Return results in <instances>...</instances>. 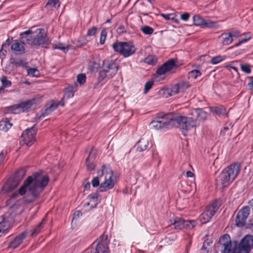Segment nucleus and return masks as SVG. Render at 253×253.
<instances>
[{"instance_id": "29", "label": "nucleus", "mask_w": 253, "mask_h": 253, "mask_svg": "<svg viewBox=\"0 0 253 253\" xmlns=\"http://www.w3.org/2000/svg\"><path fill=\"white\" fill-rule=\"evenodd\" d=\"M10 64L13 65L15 67L18 66H21L22 67H26L27 63L23 60H17L14 58H11L9 60Z\"/></svg>"}, {"instance_id": "56", "label": "nucleus", "mask_w": 253, "mask_h": 253, "mask_svg": "<svg viewBox=\"0 0 253 253\" xmlns=\"http://www.w3.org/2000/svg\"><path fill=\"white\" fill-rule=\"evenodd\" d=\"M189 17H190L189 14L187 12H185V13L181 14L180 16L181 19L184 21H187L189 19Z\"/></svg>"}, {"instance_id": "57", "label": "nucleus", "mask_w": 253, "mask_h": 253, "mask_svg": "<svg viewBox=\"0 0 253 253\" xmlns=\"http://www.w3.org/2000/svg\"><path fill=\"white\" fill-rule=\"evenodd\" d=\"M251 39V37L250 36H249L248 37L245 38V39H242V40H241L240 41H239L237 43H236L235 44V46H239V45H240L242 43H244V42H247L248 40H249L250 39Z\"/></svg>"}, {"instance_id": "43", "label": "nucleus", "mask_w": 253, "mask_h": 253, "mask_svg": "<svg viewBox=\"0 0 253 253\" xmlns=\"http://www.w3.org/2000/svg\"><path fill=\"white\" fill-rule=\"evenodd\" d=\"M0 81L3 87H8L11 85V82L8 80L7 77L5 76H2L0 79Z\"/></svg>"}, {"instance_id": "5", "label": "nucleus", "mask_w": 253, "mask_h": 253, "mask_svg": "<svg viewBox=\"0 0 253 253\" xmlns=\"http://www.w3.org/2000/svg\"><path fill=\"white\" fill-rule=\"evenodd\" d=\"M119 65L117 62L113 60L104 61L102 70L99 73V78L103 80L105 79H110L117 73Z\"/></svg>"}, {"instance_id": "52", "label": "nucleus", "mask_w": 253, "mask_h": 253, "mask_svg": "<svg viewBox=\"0 0 253 253\" xmlns=\"http://www.w3.org/2000/svg\"><path fill=\"white\" fill-rule=\"evenodd\" d=\"M241 68L243 71L246 73H250L251 72V70L250 69V67L249 65L247 64H240Z\"/></svg>"}, {"instance_id": "28", "label": "nucleus", "mask_w": 253, "mask_h": 253, "mask_svg": "<svg viewBox=\"0 0 253 253\" xmlns=\"http://www.w3.org/2000/svg\"><path fill=\"white\" fill-rule=\"evenodd\" d=\"M12 126L10 120L6 118L0 121V129L4 131H7Z\"/></svg>"}, {"instance_id": "1", "label": "nucleus", "mask_w": 253, "mask_h": 253, "mask_svg": "<svg viewBox=\"0 0 253 253\" xmlns=\"http://www.w3.org/2000/svg\"><path fill=\"white\" fill-rule=\"evenodd\" d=\"M47 174L37 172L28 176L18 190L21 196L25 195L24 201L27 203L33 202L42 192L49 182Z\"/></svg>"}, {"instance_id": "58", "label": "nucleus", "mask_w": 253, "mask_h": 253, "mask_svg": "<svg viewBox=\"0 0 253 253\" xmlns=\"http://www.w3.org/2000/svg\"><path fill=\"white\" fill-rule=\"evenodd\" d=\"M9 44H10V40H9V39H7V40H6L5 42L2 44L1 49L0 51V52H3V49L4 48L7 47L9 46Z\"/></svg>"}, {"instance_id": "14", "label": "nucleus", "mask_w": 253, "mask_h": 253, "mask_svg": "<svg viewBox=\"0 0 253 253\" xmlns=\"http://www.w3.org/2000/svg\"><path fill=\"white\" fill-rule=\"evenodd\" d=\"M217 247L221 249L222 253H229L231 248V241L228 234H224L219 240Z\"/></svg>"}, {"instance_id": "12", "label": "nucleus", "mask_w": 253, "mask_h": 253, "mask_svg": "<svg viewBox=\"0 0 253 253\" xmlns=\"http://www.w3.org/2000/svg\"><path fill=\"white\" fill-rule=\"evenodd\" d=\"M250 208L248 206L242 208L237 213L235 223L238 227H243L245 225L246 220L250 214Z\"/></svg>"}, {"instance_id": "17", "label": "nucleus", "mask_w": 253, "mask_h": 253, "mask_svg": "<svg viewBox=\"0 0 253 253\" xmlns=\"http://www.w3.org/2000/svg\"><path fill=\"white\" fill-rule=\"evenodd\" d=\"M27 235L28 232L27 231H24L21 233L9 243L8 247L12 249L17 248L22 243Z\"/></svg>"}, {"instance_id": "30", "label": "nucleus", "mask_w": 253, "mask_h": 253, "mask_svg": "<svg viewBox=\"0 0 253 253\" xmlns=\"http://www.w3.org/2000/svg\"><path fill=\"white\" fill-rule=\"evenodd\" d=\"M221 37L223 38L222 44L223 45H229L233 41L232 38L231 33H223L221 34Z\"/></svg>"}, {"instance_id": "46", "label": "nucleus", "mask_w": 253, "mask_h": 253, "mask_svg": "<svg viewBox=\"0 0 253 253\" xmlns=\"http://www.w3.org/2000/svg\"><path fill=\"white\" fill-rule=\"evenodd\" d=\"M97 154V151L96 149L94 148H92L88 157L86 159V160H88L90 161H93L95 159Z\"/></svg>"}, {"instance_id": "13", "label": "nucleus", "mask_w": 253, "mask_h": 253, "mask_svg": "<svg viewBox=\"0 0 253 253\" xmlns=\"http://www.w3.org/2000/svg\"><path fill=\"white\" fill-rule=\"evenodd\" d=\"M177 68L174 59H170L165 62L162 66L159 67L156 73L158 76L165 75L167 73L170 72L172 70Z\"/></svg>"}, {"instance_id": "42", "label": "nucleus", "mask_w": 253, "mask_h": 253, "mask_svg": "<svg viewBox=\"0 0 253 253\" xmlns=\"http://www.w3.org/2000/svg\"><path fill=\"white\" fill-rule=\"evenodd\" d=\"M98 197V194L97 192L92 193L88 195L87 197V199L89 200L90 202H95L94 204V207H95L97 205V200Z\"/></svg>"}, {"instance_id": "24", "label": "nucleus", "mask_w": 253, "mask_h": 253, "mask_svg": "<svg viewBox=\"0 0 253 253\" xmlns=\"http://www.w3.org/2000/svg\"><path fill=\"white\" fill-rule=\"evenodd\" d=\"M148 145V141L142 138L140 139L135 145L137 151L142 152L145 150Z\"/></svg>"}, {"instance_id": "21", "label": "nucleus", "mask_w": 253, "mask_h": 253, "mask_svg": "<svg viewBox=\"0 0 253 253\" xmlns=\"http://www.w3.org/2000/svg\"><path fill=\"white\" fill-rule=\"evenodd\" d=\"M96 243V242H94L91 245L90 253H109V248Z\"/></svg>"}, {"instance_id": "47", "label": "nucleus", "mask_w": 253, "mask_h": 253, "mask_svg": "<svg viewBox=\"0 0 253 253\" xmlns=\"http://www.w3.org/2000/svg\"><path fill=\"white\" fill-rule=\"evenodd\" d=\"M145 62L148 64L154 65L157 62V59L153 56H149L145 59Z\"/></svg>"}, {"instance_id": "25", "label": "nucleus", "mask_w": 253, "mask_h": 253, "mask_svg": "<svg viewBox=\"0 0 253 253\" xmlns=\"http://www.w3.org/2000/svg\"><path fill=\"white\" fill-rule=\"evenodd\" d=\"M63 99L59 101L57 103L54 102V103H51L50 105V106L45 109V110L43 114V116L44 117L45 115H47L49 113H50V112L54 111L55 109H56L57 108V107L59 105H61L62 106H64V103L63 102Z\"/></svg>"}, {"instance_id": "8", "label": "nucleus", "mask_w": 253, "mask_h": 253, "mask_svg": "<svg viewBox=\"0 0 253 253\" xmlns=\"http://www.w3.org/2000/svg\"><path fill=\"white\" fill-rule=\"evenodd\" d=\"M112 46L115 51L119 52L124 57L132 55L136 51L134 45L127 42H116L113 44Z\"/></svg>"}, {"instance_id": "55", "label": "nucleus", "mask_w": 253, "mask_h": 253, "mask_svg": "<svg viewBox=\"0 0 253 253\" xmlns=\"http://www.w3.org/2000/svg\"><path fill=\"white\" fill-rule=\"evenodd\" d=\"M74 96V93L72 92V91H70L69 90L67 89V91L64 94V95L63 97V99H64L65 98H69L70 97H72Z\"/></svg>"}, {"instance_id": "19", "label": "nucleus", "mask_w": 253, "mask_h": 253, "mask_svg": "<svg viewBox=\"0 0 253 253\" xmlns=\"http://www.w3.org/2000/svg\"><path fill=\"white\" fill-rule=\"evenodd\" d=\"M9 212L5 213L2 217V220L0 221V233H4L10 228V223L12 219H9Z\"/></svg>"}, {"instance_id": "35", "label": "nucleus", "mask_w": 253, "mask_h": 253, "mask_svg": "<svg viewBox=\"0 0 253 253\" xmlns=\"http://www.w3.org/2000/svg\"><path fill=\"white\" fill-rule=\"evenodd\" d=\"M44 222V219L43 218L41 222H40L39 224L36 227V228L33 230L32 233V236H36L40 233L41 230L43 228Z\"/></svg>"}, {"instance_id": "15", "label": "nucleus", "mask_w": 253, "mask_h": 253, "mask_svg": "<svg viewBox=\"0 0 253 253\" xmlns=\"http://www.w3.org/2000/svg\"><path fill=\"white\" fill-rule=\"evenodd\" d=\"M20 42L23 43H27L33 45V42L35 40L36 37V31L33 32L31 30L21 33L20 34Z\"/></svg>"}, {"instance_id": "36", "label": "nucleus", "mask_w": 253, "mask_h": 253, "mask_svg": "<svg viewBox=\"0 0 253 253\" xmlns=\"http://www.w3.org/2000/svg\"><path fill=\"white\" fill-rule=\"evenodd\" d=\"M177 84L181 92L184 91L185 89L190 87V84L186 81H180L177 83Z\"/></svg>"}, {"instance_id": "9", "label": "nucleus", "mask_w": 253, "mask_h": 253, "mask_svg": "<svg viewBox=\"0 0 253 253\" xmlns=\"http://www.w3.org/2000/svg\"><path fill=\"white\" fill-rule=\"evenodd\" d=\"M169 117H170V114L164 115L163 113L159 114L158 120L152 121L149 126L157 130L170 128L171 122H169Z\"/></svg>"}, {"instance_id": "53", "label": "nucleus", "mask_w": 253, "mask_h": 253, "mask_svg": "<svg viewBox=\"0 0 253 253\" xmlns=\"http://www.w3.org/2000/svg\"><path fill=\"white\" fill-rule=\"evenodd\" d=\"M77 84L76 83H74L73 84L70 85L67 88V89L69 90L70 91H72V92L74 93L77 90Z\"/></svg>"}, {"instance_id": "2", "label": "nucleus", "mask_w": 253, "mask_h": 253, "mask_svg": "<svg viewBox=\"0 0 253 253\" xmlns=\"http://www.w3.org/2000/svg\"><path fill=\"white\" fill-rule=\"evenodd\" d=\"M113 175V172L111 168L103 166L102 169L97 171V176L94 177L91 181L92 187L99 186V190L100 192L112 189L115 185Z\"/></svg>"}, {"instance_id": "60", "label": "nucleus", "mask_w": 253, "mask_h": 253, "mask_svg": "<svg viewBox=\"0 0 253 253\" xmlns=\"http://www.w3.org/2000/svg\"><path fill=\"white\" fill-rule=\"evenodd\" d=\"M250 82L248 84V86L250 89L253 88V77H250Z\"/></svg>"}, {"instance_id": "54", "label": "nucleus", "mask_w": 253, "mask_h": 253, "mask_svg": "<svg viewBox=\"0 0 253 253\" xmlns=\"http://www.w3.org/2000/svg\"><path fill=\"white\" fill-rule=\"evenodd\" d=\"M161 15L166 20H174V16L173 14H161Z\"/></svg>"}, {"instance_id": "7", "label": "nucleus", "mask_w": 253, "mask_h": 253, "mask_svg": "<svg viewBox=\"0 0 253 253\" xmlns=\"http://www.w3.org/2000/svg\"><path fill=\"white\" fill-rule=\"evenodd\" d=\"M253 248V236H245L232 250V253H249Z\"/></svg>"}, {"instance_id": "11", "label": "nucleus", "mask_w": 253, "mask_h": 253, "mask_svg": "<svg viewBox=\"0 0 253 253\" xmlns=\"http://www.w3.org/2000/svg\"><path fill=\"white\" fill-rule=\"evenodd\" d=\"M34 125L30 128L26 129L22 134L21 137L24 143L28 146H31L36 140L35 135L37 133V129Z\"/></svg>"}, {"instance_id": "62", "label": "nucleus", "mask_w": 253, "mask_h": 253, "mask_svg": "<svg viewBox=\"0 0 253 253\" xmlns=\"http://www.w3.org/2000/svg\"><path fill=\"white\" fill-rule=\"evenodd\" d=\"M117 30L120 33H124L125 32V27L124 26H120Z\"/></svg>"}, {"instance_id": "59", "label": "nucleus", "mask_w": 253, "mask_h": 253, "mask_svg": "<svg viewBox=\"0 0 253 253\" xmlns=\"http://www.w3.org/2000/svg\"><path fill=\"white\" fill-rule=\"evenodd\" d=\"M230 33L231 34L232 38L233 37L237 38L238 37L239 35L240 34V32L239 31H233L232 32H230Z\"/></svg>"}, {"instance_id": "44", "label": "nucleus", "mask_w": 253, "mask_h": 253, "mask_svg": "<svg viewBox=\"0 0 253 253\" xmlns=\"http://www.w3.org/2000/svg\"><path fill=\"white\" fill-rule=\"evenodd\" d=\"M86 80V76L84 74H80L77 76V82L81 85L83 84Z\"/></svg>"}, {"instance_id": "31", "label": "nucleus", "mask_w": 253, "mask_h": 253, "mask_svg": "<svg viewBox=\"0 0 253 253\" xmlns=\"http://www.w3.org/2000/svg\"><path fill=\"white\" fill-rule=\"evenodd\" d=\"M60 6V2L59 0H48L45 4V7L47 9L55 7L59 8Z\"/></svg>"}, {"instance_id": "34", "label": "nucleus", "mask_w": 253, "mask_h": 253, "mask_svg": "<svg viewBox=\"0 0 253 253\" xmlns=\"http://www.w3.org/2000/svg\"><path fill=\"white\" fill-rule=\"evenodd\" d=\"M95 242H96V244H99V245H102L104 246H105L106 248H108V236L107 235H105L104 234L102 235L100 238L99 241H95Z\"/></svg>"}, {"instance_id": "45", "label": "nucleus", "mask_w": 253, "mask_h": 253, "mask_svg": "<svg viewBox=\"0 0 253 253\" xmlns=\"http://www.w3.org/2000/svg\"><path fill=\"white\" fill-rule=\"evenodd\" d=\"M107 36V32L105 29L102 30L100 38V43L103 44L104 43Z\"/></svg>"}, {"instance_id": "16", "label": "nucleus", "mask_w": 253, "mask_h": 253, "mask_svg": "<svg viewBox=\"0 0 253 253\" xmlns=\"http://www.w3.org/2000/svg\"><path fill=\"white\" fill-rule=\"evenodd\" d=\"M194 24L196 26H204L207 28H213L215 27L216 23L209 20H204L199 15L193 17Z\"/></svg>"}, {"instance_id": "33", "label": "nucleus", "mask_w": 253, "mask_h": 253, "mask_svg": "<svg viewBox=\"0 0 253 253\" xmlns=\"http://www.w3.org/2000/svg\"><path fill=\"white\" fill-rule=\"evenodd\" d=\"M6 109L8 112L13 114H19L20 112H21L19 104H15L7 107Z\"/></svg>"}, {"instance_id": "27", "label": "nucleus", "mask_w": 253, "mask_h": 253, "mask_svg": "<svg viewBox=\"0 0 253 253\" xmlns=\"http://www.w3.org/2000/svg\"><path fill=\"white\" fill-rule=\"evenodd\" d=\"M172 224L174 225L176 229H181L184 227L185 220L179 217H175L172 219Z\"/></svg>"}, {"instance_id": "23", "label": "nucleus", "mask_w": 253, "mask_h": 253, "mask_svg": "<svg viewBox=\"0 0 253 253\" xmlns=\"http://www.w3.org/2000/svg\"><path fill=\"white\" fill-rule=\"evenodd\" d=\"M11 49L16 54L21 55L25 52V47L23 45L17 41L12 44Z\"/></svg>"}, {"instance_id": "20", "label": "nucleus", "mask_w": 253, "mask_h": 253, "mask_svg": "<svg viewBox=\"0 0 253 253\" xmlns=\"http://www.w3.org/2000/svg\"><path fill=\"white\" fill-rule=\"evenodd\" d=\"M210 110L213 114L218 116H228V112L226 111L225 108L222 106L210 107Z\"/></svg>"}, {"instance_id": "18", "label": "nucleus", "mask_w": 253, "mask_h": 253, "mask_svg": "<svg viewBox=\"0 0 253 253\" xmlns=\"http://www.w3.org/2000/svg\"><path fill=\"white\" fill-rule=\"evenodd\" d=\"M190 114L191 115V117L196 118V126L199 125L198 123V119L204 121L206 120L208 117L207 113L201 108H196L192 110Z\"/></svg>"}, {"instance_id": "49", "label": "nucleus", "mask_w": 253, "mask_h": 253, "mask_svg": "<svg viewBox=\"0 0 253 253\" xmlns=\"http://www.w3.org/2000/svg\"><path fill=\"white\" fill-rule=\"evenodd\" d=\"M153 81H149L146 83L144 86V93L146 94L152 87L153 84Z\"/></svg>"}, {"instance_id": "61", "label": "nucleus", "mask_w": 253, "mask_h": 253, "mask_svg": "<svg viewBox=\"0 0 253 253\" xmlns=\"http://www.w3.org/2000/svg\"><path fill=\"white\" fill-rule=\"evenodd\" d=\"M201 250L203 252V253H208V250L205 246V243H204L202 247L201 248Z\"/></svg>"}, {"instance_id": "63", "label": "nucleus", "mask_w": 253, "mask_h": 253, "mask_svg": "<svg viewBox=\"0 0 253 253\" xmlns=\"http://www.w3.org/2000/svg\"><path fill=\"white\" fill-rule=\"evenodd\" d=\"M194 173L191 171H187L186 172V175L188 177H192L194 176Z\"/></svg>"}, {"instance_id": "64", "label": "nucleus", "mask_w": 253, "mask_h": 253, "mask_svg": "<svg viewBox=\"0 0 253 253\" xmlns=\"http://www.w3.org/2000/svg\"><path fill=\"white\" fill-rule=\"evenodd\" d=\"M90 187V184L89 182H87L84 185V190H89Z\"/></svg>"}, {"instance_id": "50", "label": "nucleus", "mask_w": 253, "mask_h": 253, "mask_svg": "<svg viewBox=\"0 0 253 253\" xmlns=\"http://www.w3.org/2000/svg\"><path fill=\"white\" fill-rule=\"evenodd\" d=\"M97 30L98 28L94 26L88 29L87 32V35L88 36H94L97 31Z\"/></svg>"}, {"instance_id": "3", "label": "nucleus", "mask_w": 253, "mask_h": 253, "mask_svg": "<svg viewBox=\"0 0 253 253\" xmlns=\"http://www.w3.org/2000/svg\"><path fill=\"white\" fill-rule=\"evenodd\" d=\"M240 169V165L238 163L228 166L222 170L217 178V184L221 185L223 187H227L236 178Z\"/></svg>"}, {"instance_id": "22", "label": "nucleus", "mask_w": 253, "mask_h": 253, "mask_svg": "<svg viewBox=\"0 0 253 253\" xmlns=\"http://www.w3.org/2000/svg\"><path fill=\"white\" fill-rule=\"evenodd\" d=\"M36 100H29L25 102L19 103L20 110L21 112L28 111L31 109L33 105H35Z\"/></svg>"}, {"instance_id": "38", "label": "nucleus", "mask_w": 253, "mask_h": 253, "mask_svg": "<svg viewBox=\"0 0 253 253\" xmlns=\"http://www.w3.org/2000/svg\"><path fill=\"white\" fill-rule=\"evenodd\" d=\"M226 57L225 56H222L220 55L216 56L212 58L211 60L210 63L212 64H217L219 62L222 61L225 59Z\"/></svg>"}, {"instance_id": "41", "label": "nucleus", "mask_w": 253, "mask_h": 253, "mask_svg": "<svg viewBox=\"0 0 253 253\" xmlns=\"http://www.w3.org/2000/svg\"><path fill=\"white\" fill-rule=\"evenodd\" d=\"M189 78H193L196 79L198 77L201 76V73L198 70H194L189 72Z\"/></svg>"}, {"instance_id": "51", "label": "nucleus", "mask_w": 253, "mask_h": 253, "mask_svg": "<svg viewBox=\"0 0 253 253\" xmlns=\"http://www.w3.org/2000/svg\"><path fill=\"white\" fill-rule=\"evenodd\" d=\"M53 49H60L64 51V52H67L68 51V47L63 46L62 43H59L57 45H55L53 47Z\"/></svg>"}, {"instance_id": "37", "label": "nucleus", "mask_w": 253, "mask_h": 253, "mask_svg": "<svg viewBox=\"0 0 253 253\" xmlns=\"http://www.w3.org/2000/svg\"><path fill=\"white\" fill-rule=\"evenodd\" d=\"M27 74L30 77H38L40 72L37 68H29L27 69Z\"/></svg>"}, {"instance_id": "4", "label": "nucleus", "mask_w": 253, "mask_h": 253, "mask_svg": "<svg viewBox=\"0 0 253 253\" xmlns=\"http://www.w3.org/2000/svg\"><path fill=\"white\" fill-rule=\"evenodd\" d=\"M169 119V122L171 121L170 127L175 126L178 128L184 136L187 135L188 130L192 127H196V118L194 117L184 116L173 117L172 115L170 114Z\"/></svg>"}, {"instance_id": "39", "label": "nucleus", "mask_w": 253, "mask_h": 253, "mask_svg": "<svg viewBox=\"0 0 253 253\" xmlns=\"http://www.w3.org/2000/svg\"><path fill=\"white\" fill-rule=\"evenodd\" d=\"M196 223L197 222L195 220H185L184 227L191 229L196 226Z\"/></svg>"}, {"instance_id": "32", "label": "nucleus", "mask_w": 253, "mask_h": 253, "mask_svg": "<svg viewBox=\"0 0 253 253\" xmlns=\"http://www.w3.org/2000/svg\"><path fill=\"white\" fill-rule=\"evenodd\" d=\"M167 91L169 96L174 95L181 92L177 84L171 86L170 88L168 89Z\"/></svg>"}, {"instance_id": "26", "label": "nucleus", "mask_w": 253, "mask_h": 253, "mask_svg": "<svg viewBox=\"0 0 253 253\" xmlns=\"http://www.w3.org/2000/svg\"><path fill=\"white\" fill-rule=\"evenodd\" d=\"M26 174V169L24 168L19 169L15 173L14 181L18 184Z\"/></svg>"}, {"instance_id": "48", "label": "nucleus", "mask_w": 253, "mask_h": 253, "mask_svg": "<svg viewBox=\"0 0 253 253\" xmlns=\"http://www.w3.org/2000/svg\"><path fill=\"white\" fill-rule=\"evenodd\" d=\"M86 166L88 170H93L95 169V166L93 163V161L86 160Z\"/></svg>"}, {"instance_id": "40", "label": "nucleus", "mask_w": 253, "mask_h": 253, "mask_svg": "<svg viewBox=\"0 0 253 253\" xmlns=\"http://www.w3.org/2000/svg\"><path fill=\"white\" fill-rule=\"evenodd\" d=\"M141 30L145 35H151L154 32V29L148 26H144L141 27Z\"/></svg>"}, {"instance_id": "10", "label": "nucleus", "mask_w": 253, "mask_h": 253, "mask_svg": "<svg viewBox=\"0 0 253 253\" xmlns=\"http://www.w3.org/2000/svg\"><path fill=\"white\" fill-rule=\"evenodd\" d=\"M33 46H39L46 47L50 43V41L42 28L38 29L36 31V37L33 42Z\"/></svg>"}, {"instance_id": "6", "label": "nucleus", "mask_w": 253, "mask_h": 253, "mask_svg": "<svg viewBox=\"0 0 253 253\" xmlns=\"http://www.w3.org/2000/svg\"><path fill=\"white\" fill-rule=\"evenodd\" d=\"M221 201L216 200L205 208V210L199 217L202 224L210 221L221 206Z\"/></svg>"}]
</instances>
